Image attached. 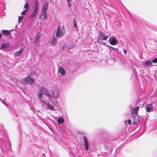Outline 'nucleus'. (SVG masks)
<instances>
[{"label":"nucleus","mask_w":157,"mask_h":157,"mask_svg":"<svg viewBox=\"0 0 157 157\" xmlns=\"http://www.w3.org/2000/svg\"><path fill=\"white\" fill-rule=\"evenodd\" d=\"M47 17V13L46 11L41 10V13L39 16V18L41 20H45Z\"/></svg>","instance_id":"6"},{"label":"nucleus","mask_w":157,"mask_h":157,"mask_svg":"<svg viewBox=\"0 0 157 157\" xmlns=\"http://www.w3.org/2000/svg\"><path fill=\"white\" fill-rule=\"evenodd\" d=\"M73 25H74V26L75 28H77V27L76 23V22L75 20V19H74V20L73 21Z\"/></svg>","instance_id":"24"},{"label":"nucleus","mask_w":157,"mask_h":157,"mask_svg":"<svg viewBox=\"0 0 157 157\" xmlns=\"http://www.w3.org/2000/svg\"><path fill=\"white\" fill-rule=\"evenodd\" d=\"M34 4H35V5H38V2L37 0H35V2H34Z\"/></svg>","instance_id":"31"},{"label":"nucleus","mask_w":157,"mask_h":157,"mask_svg":"<svg viewBox=\"0 0 157 157\" xmlns=\"http://www.w3.org/2000/svg\"><path fill=\"white\" fill-rule=\"evenodd\" d=\"M124 122H125V124H126V121H124Z\"/></svg>","instance_id":"38"},{"label":"nucleus","mask_w":157,"mask_h":157,"mask_svg":"<svg viewBox=\"0 0 157 157\" xmlns=\"http://www.w3.org/2000/svg\"><path fill=\"white\" fill-rule=\"evenodd\" d=\"M2 102L3 104H5L6 105V106L8 105L4 101H2Z\"/></svg>","instance_id":"33"},{"label":"nucleus","mask_w":157,"mask_h":157,"mask_svg":"<svg viewBox=\"0 0 157 157\" xmlns=\"http://www.w3.org/2000/svg\"><path fill=\"white\" fill-rule=\"evenodd\" d=\"M29 8V5L28 3L26 2L24 6V8L28 9Z\"/></svg>","instance_id":"22"},{"label":"nucleus","mask_w":157,"mask_h":157,"mask_svg":"<svg viewBox=\"0 0 157 157\" xmlns=\"http://www.w3.org/2000/svg\"><path fill=\"white\" fill-rule=\"evenodd\" d=\"M57 41V39H56L55 36H54L53 39L51 40V41L50 43V45L52 46H54L56 44Z\"/></svg>","instance_id":"12"},{"label":"nucleus","mask_w":157,"mask_h":157,"mask_svg":"<svg viewBox=\"0 0 157 157\" xmlns=\"http://www.w3.org/2000/svg\"><path fill=\"white\" fill-rule=\"evenodd\" d=\"M28 11V9H26V10H24L21 13V14L22 15L25 14L26 13V12L27 11Z\"/></svg>","instance_id":"26"},{"label":"nucleus","mask_w":157,"mask_h":157,"mask_svg":"<svg viewBox=\"0 0 157 157\" xmlns=\"http://www.w3.org/2000/svg\"><path fill=\"white\" fill-rule=\"evenodd\" d=\"M58 71L62 75H64L65 74V71L62 67H60L58 69Z\"/></svg>","instance_id":"14"},{"label":"nucleus","mask_w":157,"mask_h":157,"mask_svg":"<svg viewBox=\"0 0 157 157\" xmlns=\"http://www.w3.org/2000/svg\"><path fill=\"white\" fill-rule=\"evenodd\" d=\"M112 48H113L114 50H115V49H116V48H113V47H112ZM116 49H117L118 50V49H117V48H116Z\"/></svg>","instance_id":"35"},{"label":"nucleus","mask_w":157,"mask_h":157,"mask_svg":"<svg viewBox=\"0 0 157 157\" xmlns=\"http://www.w3.org/2000/svg\"><path fill=\"white\" fill-rule=\"evenodd\" d=\"M152 103L150 104H147L145 106V109L147 112H150L154 110L153 107L152 106Z\"/></svg>","instance_id":"5"},{"label":"nucleus","mask_w":157,"mask_h":157,"mask_svg":"<svg viewBox=\"0 0 157 157\" xmlns=\"http://www.w3.org/2000/svg\"><path fill=\"white\" fill-rule=\"evenodd\" d=\"M65 31L63 27L61 26H59L57 29L56 35L57 37H60L63 36L64 35Z\"/></svg>","instance_id":"1"},{"label":"nucleus","mask_w":157,"mask_h":157,"mask_svg":"<svg viewBox=\"0 0 157 157\" xmlns=\"http://www.w3.org/2000/svg\"><path fill=\"white\" fill-rule=\"evenodd\" d=\"M152 64L151 62V61H147L145 62L144 63V65L145 66H150Z\"/></svg>","instance_id":"16"},{"label":"nucleus","mask_w":157,"mask_h":157,"mask_svg":"<svg viewBox=\"0 0 157 157\" xmlns=\"http://www.w3.org/2000/svg\"><path fill=\"white\" fill-rule=\"evenodd\" d=\"M47 105L48 107V109H49L50 110H54L55 109H54V108L53 107V106L52 105H51L50 104H49L48 103L47 104Z\"/></svg>","instance_id":"18"},{"label":"nucleus","mask_w":157,"mask_h":157,"mask_svg":"<svg viewBox=\"0 0 157 157\" xmlns=\"http://www.w3.org/2000/svg\"><path fill=\"white\" fill-rule=\"evenodd\" d=\"M38 10H34L31 16V17L33 18V17H34L35 15L36 14Z\"/></svg>","instance_id":"20"},{"label":"nucleus","mask_w":157,"mask_h":157,"mask_svg":"<svg viewBox=\"0 0 157 157\" xmlns=\"http://www.w3.org/2000/svg\"><path fill=\"white\" fill-rule=\"evenodd\" d=\"M151 63L153 62L155 63H157V58H155V59H154L153 60H152L151 61Z\"/></svg>","instance_id":"27"},{"label":"nucleus","mask_w":157,"mask_h":157,"mask_svg":"<svg viewBox=\"0 0 157 157\" xmlns=\"http://www.w3.org/2000/svg\"><path fill=\"white\" fill-rule=\"evenodd\" d=\"M57 88H56L54 91H52V94L53 95V97L55 98H57L58 97V91Z\"/></svg>","instance_id":"11"},{"label":"nucleus","mask_w":157,"mask_h":157,"mask_svg":"<svg viewBox=\"0 0 157 157\" xmlns=\"http://www.w3.org/2000/svg\"><path fill=\"white\" fill-rule=\"evenodd\" d=\"M49 5V3L48 2H45L43 5V7L42 9V11H46Z\"/></svg>","instance_id":"10"},{"label":"nucleus","mask_w":157,"mask_h":157,"mask_svg":"<svg viewBox=\"0 0 157 157\" xmlns=\"http://www.w3.org/2000/svg\"><path fill=\"white\" fill-rule=\"evenodd\" d=\"M1 32L3 34L5 35L6 36H10L11 34V31L6 30H3Z\"/></svg>","instance_id":"13"},{"label":"nucleus","mask_w":157,"mask_h":157,"mask_svg":"<svg viewBox=\"0 0 157 157\" xmlns=\"http://www.w3.org/2000/svg\"><path fill=\"white\" fill-rule=\"evenodd\" d=\"M57 121L59 124H62L64 122V120L63 118L60 117L57 119Z\"/></svg>","instance_id":"17"},{"label":"nucleus","mask_w":157,"mask_h":157,"mask_svg":"<svg viewBox=\"0 0 157 157\" xmlns=\"http://www.w3.org/2000/svg\"><path fill=\"white\" fill-rule=\"evenodd\" d=\"M39 91L41 93H43L44 94L47 95L48 97L51 98L50 94L48 92V90L46 89L43 87H41L40 88Z\"/></svg>","instance_id":"4"},{"label":"nucleus","mask_w":157,"mask_h":157,"mask_svg":"<svg viewBox=\"0 0 157 157\" xmlns=\"http://www.w3.org/2000/svg\"><path fill=\"white\" fill-rule=\"evenodd\" d=\"M110 44L112 45H115L116 43V39L114 37H110L109 40Z\"/></svg>","instance_id":"8"},{"label":"nucleus","mask_w":157,"mask_h":157,"mask_svg":"<svg viewBox=\"0 0 157 157\" xmlns=\"http://www.w3.org/2000/svg\"><path fill=\"white\" fill-rule=\"evenodd\" d=\"M132 118V124L137 125L140 121V117L138 115H136V116H133Z\"/></svg>","instance_id":"3"},{"label":"nucleus","mask_w":157,"mask_h":157,"mask_svg":"<svg viewBox=\"0 0 157 157\" xmlns=\"http://www.w3.org/2000/svg\"><path fill=\"white\" fill-rule=\"evenodd\" d=\"M23 17L22 16H19L18 21L19 22H20L23 19Z\"/></svg>","instance_id":"25"},{"label":"nucleus","mask_w":157,"mask_h":157,"mask_svg":"<svg viewBox=\"0 0 157 157\" xmlns=\"http://www.w3.org/2000/svg\"><path fill=\"white\" fill-rule=\"evenodd\" d=\"M103 38L101 40H106L107 38L108 37V36L105 35L103 33Z\"/></svg>","instance_id":"21"},{"label":"nucleus","mask_w":157,"mask_h":157,"mask_svg":"<svg viewBox=\"0 0 157 157\" xmlns=\"http://www.w3.org/2000/svg\"><path fill=\"white\" fill-rule=\"evenodd\" d=\"M83 139L84 142L85 149L86 150H87L89 149V144L88 140L86 137L85 136H83Z\"/></svg>","instance_id":"7"},{"label":"nucleus","mask_w":157,"mask_h":157,"mask_svg":"<svg viewBox=\"0 0 157 157\" xmlns=\"http://www.w3.org/2000/svg\"><path fill=\"white\" fill-rule=\"evenodd\" d=\"M38 5H35L34 10H38Z\"/></svg>","instance_id":"28"},{"label":"nucleus","mask_w":157,"mask_h":157,"mask_svg":"<svg viewBox=\"0 0 157 157\" xmlns=\"http://www.w3.org/2000/svg\"><path fill=\"white\" fill-rule=\"evenodd\" d=\"M139 109V106H137L136 108H134L132 112V114L133 116H136L138 115V113Z\"/></svg>","instance_id":"9"},{"label":"nucleus","mask_w":157,"mask_h":157,"mask_svg":"<svg viewBox=\"0 0 157 157\" xmlns=\"http://www.w3.org/2000/svg\"><path fill=\"white\" fill-rule=\"evenodd\" d=\"M9 46V44H8L5 43L2 45L1 48H4L7 47H8Z\"/></svg>","instance_id":"19"},{"label":"nucleus","mask_w":157,"mask_h":157,"mask_svg":"<svg viewBox=\"0 0 157 157\" xmlns=\"http://www.w3.org/2000/svg\"><path fill=\"white\" fill-rule=\"evenodd\" d=\"M24 51L23 49L21 48L17 52L14 54V56L15 57L18 56L20 55L22 52Z\"/></svg>","instance_id":"15"},{"label":"nucleus","mask_w":157,"mask_h":157,"mask_svg":"<svg viewBox=\"0 0 157 157\" xmlns=\"http://www.w3.org/2000/svg\"><path fill=\"white\" fill-rule=\"evenodd\" d=\"M52 0H50L51 1Z\"/></svg>","instance_id":"39"},{"label":"nucleus","mask_w":157,"mask_h":157,"mask_svg":"<svg viewBox=\"0 0 157 157\" xmlns=\"http://www.w3.org/2000/svg\"><path fill=\"white\" fill-rule=\"evenodd\" d=\"M24 79L25 84L27 83L32 84L35 81V79L29 76L25 78Z\"/></svg>","instance_id":"2"},{"label":"nucleus","mask_w":157,"mask_h":157,"mask_svg":"<svg viewBox=\"0 0 157 157\" xmlns=\"http://www.w3.org/2000/svg\"><path fill=\"white\" fill-rule=\"evenodd\" d=\"M127 122L128 124H129L131 125V120L130 119H128L127 120Z\"/></svg>","instance_id":"30"},{"label":"nucleus","mask_w":157,"mask_h":157,"mask_svg":"<svg viewBox=\"0 0 157 157\" xmlns=\"http://www.w3.org/2000/svg\"><path fill=\"white\" fill-rule=\"evenodd\" d=\"M2 35L0 33V38H2Z\"/></svg>","instance_id":"36"},{"label":"nucleus","mask_w":157,"mask_h":157,"mask_svg":"<svg viewBox=\"0 0 157 157\" xmlns=\"http://www.w3.org/2000/svg\"><path fill=\"white\" fill-rule=\"evenodd\" d=\"M70 0H67V1L68 2V4L69 5V7H70Z\"/></svg>","instance_id":"32"},{"label":"nucleus","mask_w":157,"mask_h":157,"mask_svg":"<svg viewBox=\"0 0 157 157\" xmlns=\"http://www.w3.org/2000/svg\"><path fill=\"white\" fill-rule=\"evenodd\" d=\"M103 33L101 34L99 36V39L101 40H101L103 38Z\"/></svg>","instance_id":"29"},{"label":"nucleus","mask_w":157,"mask_h":157,"mask_svg":"<svg viewBox=\"0 0 157 157\" xmlns=\"http://www.w3.org/2000/svg\"><path fill=\"white\" fill-rule=\"evenodd\" d=\"M39 36H37L36 37V41L39 38Z\"/></svg>","instance_id":"37"},{"label":"nucleus","mask_w":157,"mask_h":157,"mask_svg":"<svg viewBox=\"0 0 157 157\" xmlns=\"http://www.w3.org/2000/svg\"><path fill=\"white\" fill-rule=\"evenodd\" d=\"M37 96L40 98H41L42 97V93H38L37 94Z\"/></svg>","instance_id":"23"},{"label":"nucleus","mask_w":157,"mask_h":157,"mask_svg":"<svg viewBox=\"0 0 157 157\" xmlns=\"http://www.w3.org/2000/svg\"><path fill=\"white\" fill-rule=\"evenodd\" d=\"M124 53L125 54H126V51L125 50H124Z\"/></svg>","instance_id":"34"}]
</instances>
